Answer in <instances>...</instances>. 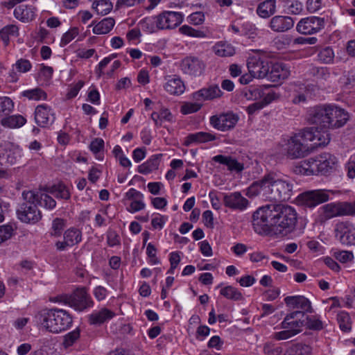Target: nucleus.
Returning <instances> with one entry per match:
<instances>
[{"instance_id": "63", "label": "nucleus", "mask_w": 355, "mask_h": 355, "mask_svg": "<svg viewBox=\"0 0 355 355\" xmlns=\"http://www.w3.org/2000/svg\"><path fill=\"white\" fill-rule=\"evenodd\" d=\"M13 108L14 103L9 97H0V111H12Z\"/></svg>"}, {"instance_id": "50", "label": "nucleus", "mask_w": 355, "mask_h": 355, "mask_svg": "<svg viewBox=\"0 0 355 355\" xmlns=\"http://www.w3.org/2000/svg\"><path fill=\"white\" fill-rule=\"evenodd\" d=\"M79 34V30L76 27L71 28L66 32L62 37L60 46H64L68 44Z\"/></svg>"}, {"instance_id": "55", "label": "nucleus", "mask_w": 355, "mask_h": 355, "mask_svg": "<svg viewBox=\"0 0 355 355\" xmlns=\"http://www.w3.org/2000/svg\"><path fill=\"white\" fill-rule=\"evenodd\" d=\"M144 207V198H139L130 201L127 207V210L130 213H135L142 210Z\"/></svg>"}, {"instance_id": "62", "label": "nucleus", "mask_w": 355, "mask_h": 355, "mask_svg": "<svg viewBox=\"0 0 355 355\" xmlns=\"http://www.w3.org/2000/svg\"><path fill=\"white\" fill-rule=\"evenodd\" d=\"M80 332L78 330H73L68 333L64 336V344L66 347L72 345L74 342L79 338Z\"/></svg>"}, {"instance_id": "26", "label": "nucleus", "mask_w": 355, "mask_h": 355, "mask_svg": "<svg viewBox=\"0 0 355 355\" xmlns=\"http://www.w3.org/2000/svg\"><path fill=\"white\" fill-rule=\"evenodd\" d=\"M289 74V70L284 64L277 62L270 65L266 78L272 82L278 83L287 78Z\"/></svg>"}, {"instance_id": "22", "label": "nucleus", "mask_w": 355, "mask_h": 355, "mask_svg": "<svg viewBox=\"0 0 355 355\" xmlns=\"http://www.w3.org/2000/svg\"><path fill=\"white\" fill-rule=\"evenodd\" d=\"M284 302L289 309L303 311V314L311 313L313 310L311 301L303 295L287 296L284 298Z\"/></svg>"}, {"instance_id": "10", "label": "nucleus", "mask_w": 355, "mask_h": 355, "mask_svg": "<svg viewBox=\"0 0 355 355\" xmlns=\"http://www.w3.org/2000/svg\"><path fill=\"white\" fill-rule=\"evenodd\" d=\"M332 190L314 189L305 191L300 194L304 203L309 207H315L320 204L326 202L331 199L330 195H334Z\"/></svg>"}, {"instance_id": "56", "label": "nucleus", "mask_w": 355, "mask_h": 355, "mask_svg": "<svg viewBox=\"0 0 355 355\" xmlns=\"http://www.w3.org/2000/svg\"><path fill=\"white\" fill-rule=\"evenodd\" d=\"M211 329L206 324H200L196 329V338L199 341H203L209 335Z\"/></svg>"}, {"instance_id": "46", "label": "nucleus", "mask_w": 355, "mask_h": 355, "mask_svg": "<svg viewBox=\"0 0 355 355\" xmlns=\"http://www.w3.org/2000/svg\"><path fill=\"white\" fill-rule=\"evenodd\" d=\"M51 193L57 198L68 200L71 197L69 189L64 184H59L52 187Z\"/></svg>"}, {"instance_id": "20", "label": "nucleus", "mask_w": 355, "mask_h": 355, "mask_svg": "<svg viewBox=\"0 0 355 355\" xmlns=\"http://www.w3.org/2000/svg\"><path fill=\"white\" fill-rule=\"evenodd\" d=\"M180 67L184 73L197 76L202 73L205 69V64L202 61L198 58L188 56L181 61Z\"/></svg>"}, {"instance_id": "59", "label": "nucleus", "mask_w": 355, "mask_h": 355, "mask_svg": "<svg viewBox=\"0 0 355 355\" xmlns=\"http://www.w3.org/2000/svg\"><path fill=\"white\" fill-rule=\"evenodd\" d=\"M12 231V227L10 225L0 226V244L11 237Z\"/></svg>"}, {"instance_id": "33", "label": "nucleus", "mask_w": 355, "mask_h": 355, "mask_svg": "<svg viewBox=\"0 0 355 355\" xmlns=\"http://www.w3.org/2000/svg\"><path fill=\"white\" fill-rule=\"evenodd\" d=\"M164 89L171 94L180 95L185 90V86L182 80L176 76L169 77L164 85Z\"/></svg>"}, {"instance_id": "31", "label": "nucleus", "mask_w": 355, "mask_h": 355, "mask_svg": "<svg viewBox=\"0 0 355 355\" xmlns=\"http://www.w3.org/2000/svg\"><path fill=\"white\" fill-rule=\"evenodd\" d=\"M14 15L22 22H28L35 18V8L31 6L20 5L15 8Z\"/></svg>"}, {"instance_id": "14", "label": "nucleus", "mask_w": 355, "mask_h": 355, "mask_svg": "<svg viewBox=\"0 0 355 355\" xmlns=\"http://www.w3.org/2000/svg\"><path fill=\"white\" fill-rule=\"evenodd\" d=\"M324 18L318 17H309L302 19L297 24V31L304 35H311L319 32L324 27Z\"/></svg>"}, {"instance_id": "49", "label": "nucleus", "mask_w": 355, "mask_h": 355, "mask_svg": "<svg viewBox=\"0 0 355 355\" xmlns=\"http://www.w3.org/2000/svg\"><path fill=\"white\" fill-rule=\"evenodd\" d=\"M263 351L264 355H281L283 352L282 347L270 342L264 344Z\"/></svg>"}, {"instance_id": "39", "label": "nucleus", "mask_w": 355, "mask_h": 355, "mask_svg": "<svg viewBox=\"0 0 355 355\" xmlns=\"http://www.w3.org/2000/svg\"><path fill=\"white\" fill-rule=\"evenodd\" d=\"M19 28L14 24H9L0 30V39L6 45L9 43L10 38L18 35Z\"/></svg>"}, {"instance_id": "9", "label": "nucleus", "mask_w": 355, "mask_h": 355, "mask_svg": "<svg viewBox=\"0 0 355 355\" xmlns=\"http://www.w3.org/2000/svg\"><path fill=\"white\" fill-rule=\"evenodd\" d=\"M18 218L24 223L35 224L39 222L42 217V213L37 207L35 202H28L21 204L17 209Z\"/></svg>"}, {"instance_id": "43", "label": "nucleus", "mask_w": 355, "mask_h": 355, "mask_svg": "<svg viewBox=\"0 0 355 355\" xmlns=\"http://www.w3.org/2000/svg\"><path fill=\"white\" fill-rule=\"evenodd\" d=\"M55 117L50 112H35L36 123L41 127H46L54 121Z\"/></svg>"}, {"instance_id": "25", "label": "nucleus", "mask_w": 355, "mask_h": 355, "mask_svg": "<svg viewBox=\"0 0 355 355\" xmlns=\"http://www.w3.org/2000/svg\"><path fill=\"white\" fill-rule=\"evenodd\" d=\"M269 175H265L261 180L254 182L248 189V195L250 197L262 196L267 199L269 195Z\"/></svg>"}, {"instance_id": "47", "label": "nucleus", "mask_w": 355, "mask_h": 355, "mask_svg": "<svg viewBox=\"0 0 355 355\" xmlns=\"http://www.w3.org/2000/svg\"><path fill=\"white\" fill-rule=\"evenodd\" d=\"M334 258L342 263H347L354 261V256L352 251L337 250L334 252Z\"/></svg>"}, {"instance_id": "42", "label": "nucleus", "mask_w": 355, "mask_h": 355, "mask_svg": "<svg viewBox=\"0 0 355 355\" xmlns=\"http://www.w3.org/2000/svg\"><path fill=\"white\" fill-rule=\"evenodd\" d=\"M113 8L112 3L110 0H100L94 1L92 4V8L96 10L97 14L105 15L108 14Z\"/></svg>"}, {"instance_id": "58", "label": "nucleus", "mask_w": 355, "mask_h": 355, "mask_svg": "<svg viewBox=\"0 0 355 355\" xmlns=\"http://www.w3.org/2000/svg\"><path fill=\"white\" fill-rule=\"evenodd\" d=\"M107 243L110 247H114L120 245V237L115 231L109 230L107 232Z\"/></svg>"}, {"instance_id": "32", "label": "nucleus", "mask_w": 355, "mask_h": 355, "mask_svg": "<svg viewBox=\"0 0 355 355\" xmlns=\"http://www.w3.org/2000/svg\"><path fill=\"white\" fill-rule=\"evenodd\" d=\"M216 139V136L206 132H197L189 134L186 137L185 143L187 146L193 144L206 143Z\"/></svg>"}, {"instance_id": "54", "label": "nucleus", "mask_w": 355, "mask_h": 355, "mask_svg": "<svg viewBox=\"0 0 355 355\" xmlns=\"http://www.w3.org/2000/svg\"><path fill=\"white\" fill-rule=\"evenodd\" d=\"M207 345L209 349H214L217 351H220L223 347L224 340L221 339L219 336H213L207 342Z\"/></svg>"}, {"instance_id": "37", "label": "nucleus", "mask_w": 355, "mask_h": 355, "mask_svg": "<svg viewBox=\"0 0 355 355\" xmlns=\"http://www.w3.org/2000/svg\"><path fill=\"white\" fill-rule=\"evenodd\" d=\"M67 225V220L61 218H55L52 220L49 229V234L53 237H60L64 232L63 230Z\"/></svg>"}, {"instance_id": "6", "label": "nucleus", "mask_w": 355, "mask_h": 355, "mask_svg": "<svg viewBox=\"0 0 355 355\" xmlns=\"http://www.w3.org/2000/svg\"><path fill=\"white\" fill-rule=\"evenodd\" d=\"M272 205L258 208L252 214L254 231L260 235H269L273 231L272 224L273 208Z\"/></svg>"}, {"instance_id": "17", "label": "nucleus", "mask_w": 355, "mask_h": 355, "mask_svg": "<svg viewBox=\"0 0 355 355\" xmlns=\"http://www.w3.org/2000/svg\"><path fill=\"white\" fill-rule=\"evenodd\" d=\"M183 19L180 12L167 11L157 17V28L159 29L173 28L179 25Z\"/></svg>"}, {"instance_id": "44", "label": "nucleus", "mask_w": 355, "mask_h": 355, "mask_svg": "<svg viewBox=\"0 0 355 355\" xmlns=\"http://www.w3.org/2000/svg\"><path fill=\"white\" fill-rule=\"evenodd\" d=\"M179 31L182 35L191 37L204 38L207 37V34L204 31L194 29L188 25L181 26Z\"/></svg>"}, {"instance_id": "5", "label": "nucleus", "mask_w": 355, "mask_h": 355, "mask_svg": "<svg viewBox=\"0 0 355 355\" xmlns=\"http://www.w3.org/2000/svg\"><path fill=\"white\" fill-rule=\"evenodd\" d=\"M269 175V195L270 201H288L293 195V182L288 178H278L273 174Z\"/></svg>"}, {"instance_id": "3", "label": "nucleus", "mask_w": 355, "mask_h": 355, "mask_svg": "<svg viewBox=\"0 0 355 355\" xmlns=\"http://www.w3.org/2000/svg\"><path fill=\"white\" fill-rule=\"evenodd\" d=\"M338 160L336 156L323 153L302 160L295 166V171L303 175H329L336 169Z\"/></svg>"}, {"instance_id": "38", "label": "nucleus", "mask_w": 355, "mask_h": 355, "mask_svg": "<svg viewBox=\"0 0 355 355\" xmlns=\"http://www.w3.org/2000/svg\"><path fill=\"white\" fill-rule=\"evenodd\" d=\"M337 321L340 329L345 333H348L352 329V320L349 314L345 311H341L337 314Z\"/></svg>"}, {"instance_id": "23", "label": "nucleus", "mask_w": 355, "mask_h": 355, "mask_svg": "<svg viewBox=\"0 0 355 355\" xmlns=\"http://www.w3.org/2000/svg\"><path fill=\"white\" fill-rule=\"evenodd\" d=\"M223 204L232 210L243 211L247 209L249 202L240 192L236 191L225 194Z\"/></svg>"}, {"instance_id": "4", "label": "nucleus", "mask_w": 355, "mask_h": 355, "mask_svg": "<svg viewBox=\"0 0 355 355\" xmlns=\"http://www.w3.org/2000/svg\"><path fill=\"white\" fill-rule=\"evenodd\" d=\"M272 208L273 230L285 235L291 232L294 230L297 220L295 209L291 206L282 205H273Z\"/></svg>"}, {"instance_id": "11", "label": "nucleus", "mask_w": 355, "mask_h": 355, "mask_svg": "<svg viewBox=\"0 0 355 355\" xmlns=\"http://www.w3.org/2000/svg\"><path fill=\"white\" fill-rule=\"evenodd\" d=\"M22 197L24 200L35 202L37 205L43 207L46 209L51 210L56 206L55 200L46 192L42 190L24 191Z\"/></svg>"}, {"instance_id": "61", "label": "nucleus", "mask_w": 355, "mask_h": 355, "mask_svg": "<svg viewBox=\"0 0 355 355\" xmlns=\"http://www.w3.org/2000/svg\"><path fill=\"white\" fill-rule=\"evenodd\" d=\"M309 100L304 94H299L295 96L292 99V103L295 105H297L300 107L305 109L309 105Z\"/></svg>"}, {"instance_id": "53", "label": "nucleus", "mask_w": 355, "mask_h": 355, "mask_svg": "<svg viewBox=\"0 0 355 355\" xmlns=\"http://www.w3.org/2000/svg\"><path fill=\"white\" fill-rule=\"evenodd\" d=\"M334 57V53L330 47H326L318 53L319 60L324 63H330Z\"/></svg>"}, {"instance_id": "60", "label": "nucleus", "mask_w": 355, "mask_h": 355, "mask_svg": "<svg viewBox=\"0 0 355 355\" xmlns=\"http://www.w3.org/2000/svg\"><path fill=\"white\" fill-rule=\"evenodd\" d=\"M16 69L20 73H26L31 69V64L28 60L20 59L15 64Z\"/></svg>"}, {"instance_id": "45", "label": "nucleus", "mask_w": 355, "mask_h": 355, "mask_svg": "<svg viewBox=\"0 0 355 355\" xmlns=\"http://www.w3.org/2000/svg\"><path fill=\"white\" fill-rule=\"evenodd\" d=\"M22 96L29 100L34 101H39L46 98V94L40 88H35L24 91L22 92Z\"/></svg>"}, {"instance_id": "7", "label": "nucleus", "mask_w": 355, "mask_h": 355, "mask_svg": "<svg viewBox=\"0 0 355 355\" xmlns=\"http://www.w3.org/2000/svg\"><path fill=\"white\" fill-rule=\"evenodd\" d=\"M268 87L263 85H250L245 92V96L248 100L255 101L250 105L247 111H255L262 109L264 106L270 103L275 98L274 92L266 93L264 91Z\"/></svg>"}, {"instance_id": "16", "label": "nucleus", "mask_w": 355, "mask_h": 355, "mask_svg": "<svg viewBox=\"0 0 355 355\" xmlns=\"http://www.w3.org/2000/svg\"><path fill=\"white\" fill-rule=\"evenodd\" d=\"M82 241V232L80 229L71 227L63 233V241H58L55 243L56 249L64 251L68 248H71Z\"/></svg>"}, {"instance_id": "48", "label": "nucleus", "mask_w": 355, "mask_h": 355, "mask_svg": "<svg viewBox=\"0 0 355 355\" xmlns=\"http://www.w3.org/2000/svg\"><path fill=\"white\" fill-rule=\"evenodd\" d=\"M304 326H306L309 329L314 331L322 330L324 327L323 322L321 320L315 316H309L306 314Z\"/></svg>"}, {"instance_id": "40", "label": "nucleus", "mask_w": 355, "mask_h": 355, "mask_svg": "<svg viewBox=\"0 0 355 355\" xmlns=\"http://www.w3.org/2000/svg\"><path fill=\"white\" fill-rule=\"evenodd\" d=\"M220 294L227 300L240 301L243 298L242 293L232 286H226L220 291Z\"/></svg>"}, {"instance_id": "2", "label": "nucleus", "mask_w": 355, "mask_h": 355, "mask_svg": "<svg viewBox=\"0 0 355 355\" xmlns=\"http://www.w3.org/2000/svg\"><path fill=\"white\" fill-rule=\"evenodd\" d=\"M72 321L71 315L61 309H44L33 317V322L39 328L53 334L66 331L71 327Z\"/></svg>"}, {"instance_id": "19", "label": "nucleus", "mask_w": 355, "mask_h": 355, "mask_svg": "<svg viewBox=\"0 0 355 355\" xmlns=\"http://www.w3.org/2000/svg\"><path fill=\"white\" fill-rule=\"evenodd\" d=\"M3 155V165L8 166L15 164L22 156V149L12 143L6 142L1 144Z\"/></svg>"}, {"instance_id": "15", "label": "nucleus", "mask_w": 355, "mask_h": 355, "mask_svg": "<svg viewBox=\"0 0 355 355\" xmlns=\"http://www.w3.org/2000/svg\"><path fill=\"white\" fill-rule=\"evenodd\" d=\"M238 121L239 116L234 112H220L219 115H214L210 118L212 127L223 132L234 128Z\"/></svg>"}, {"instance_id": "8", "label": "nucleus", "mask_w": 355, "mask_h": 355, "mask_svg": "<svg viewBox=\"0 0 355 355\" xmlns=\"http://www.w3.org/2000/svg\"><path fill=\"white\" fill-rule=\"evenodd\" d=\"M221 90L217 85L203 88L193 94V103H184L180 111H198L202 107V101L220 97Z\"/></svg>"}, {"instance_id": "18", "label": "nucleus", "mask_w": 355, "mask_h": 355, "mask_svg": "<svg viewBox=\"0 0 355 355\" xmlns=\"http://www.w3.org/2000/svg\"><path fill=\"white\" fill-rule=\"evenodd\" d=\"M251 76L257 78H264L268 75L269 62L259 58L252 57L248 59L247 63Z\"/></svg>"}, {"instance_id": "21", "label": "nucleus", "mask_w": 355, "mask_h": 355, "mask_svg": "<svg viewBox=\"0 0 355 355\" xmlns=\"http://www.w3.org/2000/svg\"><path fill=\"white\" fill-rule=\"evenodd\" d=\"M303 311H292L287 314L281 322L282 329H290L299 331V334L302 331L306 321V314Z\"/></svg>"}, {"instance_id": "30", "label": "nucleus", "mask_w": 355, "mask_h": 355, "mask_svg": "<svg viewBox=\"0 0 355 355\" xmlns=\"http://www.w3.org/2000/svg\"><path fill=\"white\" fill-rule=\"evenodd\" d=\"M287 347L284 355H311L312 348L303 343H286Z\"/></svg>"}, {"instance_id": "51", "label": "nucleus", "mask_w": 355, "mask_h": 355, "mask_svg": "<svg viewBox=\"0 0 355 355\" xmlns=\"http://www.w3.org/2000/svg\"><path fill=\"white\" fill-rule=\"evenodd\" d=\"M153 156H152L150 159L139 166V173L144 175H147L155 170V161L154 159H153Z\"/></svg>"}, {"instance_id": "41", "label": "nucleus", "mask_w": 355, "mask_h": 355, "mask_svg": "<svg viewBox=\"0 0 355 355\" xmlns=\"http://www.w3.org/2000/svg\"><path fill=\"white\" fill-rule=\"evenodd\" d=\"M215 53L220 57H229L234 54V48L227 43H218L214 46Z\"/></svg>"}, {"instance_id": "28", "label": "nucleus", "mask_w": 355, "mask_h": 355, "mask_svg": "<svg viewBox=\"0 0 355 355\" xmlns=\"http://www.w3.org/2000/svg\"><path fill=\"white\" fill-rule=\"evenodd\" d=\"M116 313L110 309L103 308L99 311H93L89 316L92 324L100 325L112 319Z\"/></svg>"}, {"instance_id": "27", "label": "nucleus", "mask_w": 355, "mask_h": 355, "mask_svg": "<svg viewBox=\"0 0 355 355\" xmlns=\"http://www.w3.org/2000/svg\"><path fill=\"white\" fill-rule=\"evenodd\" d=\"M212 160L216 163L226 166L230 171L241 172L244 169L243 164L238 162L232 156L217 155L212 157Z\"/></svg>"}, {"instance_id": "57", "label": "nucleus", "mask_w": 355, "mask_h": 355, "mask_svg": "<svg viewBox=\"0 0 355 355\" xmlns=\"http://www.w3.org/2000/svg\"><path fill=\"white\" fill-rule=\"evenodd\" d=\"M104 148V141L101 138L94 139L89 145L91 151L96 155L100 154Z\"/></svg>"}, {"instance_id": "13", "label": "nucleus", "mask_w": 355, "mask_h": 355, "mask_svg": "<svg viewBox=\"0 0 355 355\" xmlns=\"http://www.w3.org/2000/svg\"><path fill=\"white\" fill-rule=\"evenodd\" d=\"M336 236L343 245L355 246V224L343 222L337 225Z\"/></svg>"}, {"instance_id": "1", "label": "nucleus", "mask_w": 355, "mask_h": 355, "mask_svg": "<svg viewBox=\"0 0 355 355\" xmlns=\"http://www.w3.org/2000/svg\"><path fill=\"white\" fill-rule=\"evenodd\" d=\"M349 118V112H312L308 117V121L313 126L305 128L288 138H284L282 147L291 159L304 157L310 150L301 139L313 142L314 148L325 146L331 139L329 129L343 126Z\"/></svg>"}, {"instance_id": "36", "label": "nucleus", "mask_w": 355, "mask_h": 355, "mask_svg": "<svg viewBox=\"0 0 355 355\" xmlns=\"http://www.w3.org/2000/svg\"><path fill=\"white\" fill-rule=\"evenodd\" d=\"M115 21L112 17H106L96 24L93 28V33L97 35L108 33L114 27Z\"/></svg>"}, {"instance_id": "24", "label": "nucleus", "mask_w": 355, "mask_h": 355, "mask_svg": "<svg viewBox=\"0 0 355 355\" xmlns=\"http://www.w3.org/2000/svg\"><path fill=\"white\" fill-rule=\"evenodd\" d=\"M293 19L289 16L275 15L272 17L268 27L275 33H284L291 29L294 26Z\"/></svg>"}, {"instance_id": "35", "label": "nucleus", "mask_w": 355, "mask_h": 355, "mask_svg": "<svg viewBox=\"0 0 355 355\" xmlns=\"http://www.w3.org/2000/svg\"><path fill=\"white\" fill-rule=\"evenodd\" d=\"M26 119L20 114L8 116L1 120V124L8 128H19L23 126Z\"/></svg>"}, {"instance_id": "29", "label": "nucleus", "mask_w": 355, "mask_h": 355, "mask_svg": "<svg viewBox=\"0 0 355 355\" xmlns=\"http://www.w3.org/2000/svg\"><path fill=\"white\" fill-rule=\"evenodd\" d=\"M322 209L329 217L348 216L347 202L328 203L323 205Z\"/></svg>"}, {"instance_id": "64", "label": "nucleus", "mask_w": 355, "mask_h": 355, "mask_svg": "<svg viewBox=\"0 0 355 355\" xmlns=\"http://www.w3.org/2000/svg\"><path fill=\"white\" fill-rule=\"evenodd\" d=\"M188 19L189 23L193 25H200L205 21V15L202 12H196L191 14Z\"/></svg>"}, {"instance_id": "52", "label": "nucleus", "mask_w": 355, "mask_h": 355, "mask_svg": "<svg viewBox=\"0 0 355 355\" xmlns=\"http://www.w3.org/2000/svg\"><path fill=\"white\" fill-rule=\"evenodd\" d=\"M299 334V331L290 329H284V330L275 332L274 338L277 340H286L292 338Z\"/></svg>"}, {"instance_id": "34", "label": "nucleus", "mask_w": 355, "mask_h": 355, "mask_svg": "<svg viewBox=\"0 0 355 355\" xmlns=\"http://www.w3.org/2000/svg\"><path fill=\"white\" fill-rule=\"evenodd\" d=\"M276 12V0H266L260 3L257 8V15L262 18H268Z\"/></svg>"}, {"instance_id": "12", "label": "nucleus", "mask_w": 355, "mask_h": 355, "mask_svg": "<svg viewBox=\"0 0 355 355\" xmlns=\"http://www.w3.org/2000/svg\"><path fill=\"white\" fill-rule=\"evenodd\" d=\"M94 302L85 288L76 289L70 295L69 306L78 311L92 307Z\"/></svg>"}]
</instances>
